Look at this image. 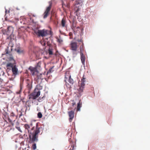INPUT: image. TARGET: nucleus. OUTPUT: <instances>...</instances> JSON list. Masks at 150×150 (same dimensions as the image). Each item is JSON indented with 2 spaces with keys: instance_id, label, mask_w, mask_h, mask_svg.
<instances>
[{
  "instance_id": "obj_7",
  "label": "nucleus",
  "mask_w": 150,
  "mask_h": 150,
  "mask_svg": "<svg viewBox=\"0 0 150 150\" xmlns=\"http://www.w3.org/2000/svg\"><path fill=\"white\" fill-rule=\"evenodd\" d=\"M80 6V4L77 1H75V3L74 5V10L75 11V14L77 16H78V12L79 11V7Z\"/></svg>"
},
{
  "instance_id": "obj_21",
  "label": "nucleus",
  "mask_w": 150,
  "mask_h": 150,
  "mask_svg": "<svg viewBox=\"0 0 150 150\" xmlns=\"http://www.w3.org/2000/svg\"><path fill=\"white\" fill-rule=\"evenodd\" d=\"M14 66L13 64L11 63H8L7 64V67H10L12 68Z\"/></svg>"
},
{
  "instance_id": "obj_8",
  "label": "nucleus",
  "mask_w": 150,
  "mask_h": 150,
  "mask_svg": "<svg viewBox=\"0 0 150 150\" xmlns=\"http://www.w3.org/2000/svg\"><path fill=\"white\" fill-rule=\"evenodd\" d=\"M16 119V117L15 114L12 112L10 114V117L8 118V120L9 122H11L12 121H15V120Z\"/></svg>"
},
{
  "instance_id": "obj_41",
  "label": "nucleus",
  "mask_w": 150,
  "mask_h": 150,
  "mask_svg": "<svg viewBox=\"0 0 150 150\" xmlns=\"http://www.w3.org/2000/svg\"><path fill=\"white\" fill-rule=\"evenodd\" d=\"M70 86H69V87H70Z\"/></svg>"
},
{
  "instance_id": "obj_12",
  "label": "nucleus",
  "mask_w": 150,
  "mask_h": 150,
  "mask_svg": "<svg viewBox=\"0 0 150 150\" xmlns=\"http://www.w3.org/2000/svg\"><path fill=\"white\" fill-rule=\"evenodd\" d=\"M80 54L81 56V62L83 65L85 66V62L86 59V57L84 55L83 53H81Z\"/></svg>"
},
{
  "instance_id": "obj_28",
  "label": "nucleus",
  "mask_w": 150,
  "mask_h": 150,
  "mask_svg": "<svg viewBox=\"0 0 150 150\" xmlns=\"http://www.w3.org/2000/svg\"><path fill=\"white\" fill-rule=\"evenodd\" d=\"M16 128L20 132H22V131H21V129H20V127H16Z\"/></svg>"
},
{
  "instance_id": "obj_31",
  "label": "nucleus",
  "mask_w": 150,
  "mask_h": 150,
  "mask_svg": "<svg viewBox=\"0 0 150 150\" xmlns=\"http://www.w3.org/2000/svg\"><path fill=\"white\" fill-rule=\"evenodd\" d=\"M43 97H42V99L41 98V97H39V98L38 99V101L39 102L42 101V99L43 98Z\"/></svg>"
},
{
  "instance_id": "obj_24",
  "label": "nucleus",
  "mask_w": 150,
  "mask_h": 150,
  "mask_svg": "<svg viewBox=\"0 0 150 150\" xmlns=\"http://www.w3.org/2000/svg\"><path fill=\"white\" fill-rule=\"evenodd\" d=\"M6 54H8L10 53V52H8V47H7V48L5 49V50Z\"/></svg>"
},
{
  "instance_id": "obj_9",
  "label": "nucleus",
  "mask_w": 150,
  "mask_h": 150,
  "mask_svg": "<svg viewBox=\"0 0 150 150\" xmlns=\"http://www.w3.org/2000/svg\"><path fill=\"white\" fill-rule=\"evenodd\" d=\"M7 30H8L6 33L7 35H11L13 31V28L11 26H9L8 27Z\"/></svg>"
},
{
  "instance_id": "obj_10",
  "label": "nucleus",
  "mask_w": 150,
  "mask_h": 150,
  "mask_svg": "<svg viewBox=\"0 0 150 150\" xmlns=\"http://www.w3.org/2000/svg\"><path fill=\"white\" fill-rule=\"evenodd\" d=\"M68 114L69 117V121L71 122L74 116V112L73 111H71L68 112Z\"/></svg>"
},
{
  "instance_id": "obj_13",
  "label": "nucleus",
  "mask_w": 150,
  "mask_h": 150,
  "mask_svg": "<svg viewBox=\"0 0 150 150\" xmlns=\"http://www.w3.org/2000/svg\"><path fill=\"white\" fill-rule=\"evenodd\" d=\"M12 70L13 74H14L16 75L17 74L18 72V69L15 66H14V67L12 68Z\"/></svg>"
},
{
  "instance_id": "obj_18",
  "label": "nucleus",
  "mask_w": 150,
  "mask_h": 150,
  "mask_svg": "<svg viewBox=\"0 0 150 150\" xmlns=\"http://www.w3.org/2000/svg\"><path fill=\"white\" fill-rule=\"evenodd\" d=\"M68 82L71 84H73L74 83V81L73 79L71 78L70 76H69V79L68 81Z\"/></svg>"
},
{
  "instance_id": "obj_2",
  "label": "nucleus",
  "mask_w": 150,
  "mask_h": 150,
  "mask_svg": "<svg viewBox=\"0 0 150 150\" xmlns=\"http://www.w3.org/2000/svg\"><path fill=\"white\" fill-rule=\"evenodd\" d=\"M34 33L39 36L44 37L48 35L50 31L45 30H34Z\"/></svg>"
},
{
  "instance_id": "obj_35",
  "label": "nucleus",
  "mask_w": 150,
  "mask_h": 150,
  "mask_svg": "<svg viewBox=\"0 0 150 150\" xmlns=\"http://www.w3.org/2000/svg\"><path fill=\"white\" fill-rule=\"evenodd\" d=\"M3 33L4 34V30H3Z\"/></svg>"
},
{
  "instance_id": "obj_25",
  "label": "nucleus",
  "mask_w": 150,
  "mask_h": 150,
  "mask_svg": "<svg viewBox=\"0 0 150 150\" xmlns=\"http://www.w3.org/2000/svg\"><path fill=\"white\" fill-rule=\"evenodd\" d=\"M48 53L50 55H52L53 54L52 51L51 49H49L48 50Z\"/></svg>"
},
{
  "instance_id": "obj_1",
  "label": "nucleus",
  "mask_w": 150,
  "mask_h": 150,
  "mask_svg": "<svg viewBox=\"0 0 150 150\" xmlns=\"http://www.w3.org/2000/svg\"><path fill=\"white\" fill-rule=\"evenodd\" d=\"M40 128L38 127V124L36 123V130L35 131H33L32 130L29 131L30 133L28 134V136L30 143H34L38 142V134L40 132Z\"/></svg>"
},
{
  "instance_id": "obj_26",
  "label": "nucleus",
  "mask_w": 150,
  "mask_h": 150,
  "mask_svg": "<svg viewBox=\"0 0 150 150\" xmlns=\"http://www.w3.org/2000/svg\"><path fill=\"white\" fill-rule=\"evenodd\" d=\"M27 86L29 88H30L31 87V84L30 82L29 83H28Z\"/></svg>"
},
{
  "instance_id": "obj_5",
  "label": "nucleus",
  "mask_w": 150,
  "mask_h": 150,
  "mask_svg": "<svg viewBox=\"0 0 150 150\" xmlns=\"http://www.w3.org/2000/svg\"><path fill=\"white\" fill-rule=\"evenodd\" d=\"M49 6L47 7L46 9L44 12L43 15V18H46L48 16L49 14L50 11L52 7V3L50 2Z\"/></svg>"
},
{
  "instance_id": "obj_4",
  "label": "nucleus",
  "mask_w": 150,
  "mask_h": 150,
  "mask_svg": "<svg viewBox=\"0 0 150 150\" xmlns=\"http://www.w3.org/2000/svg\"><path fill=\"white\" fill-rule=\"evenodd\" d=\"M24 127L27 130L28 134L30 133L29 131H30L31 130L35 131L36 130V127H35V126H33L32 123H31L30 125L27 124H25Z\"/></svg>"
},
{
  "instance_id": "obj_38",
  "label": "nucleus",
  "mask_w": 150,
  "mask_h": 150,
  "mask_svg": "<svg viewBox=\"0 0 150 150\" xmlns=\"http://www.w3.org/2000/svg\"><path fill=\"white\" fill-rule=\"evenodd\" d=\"M21 115H20L19 117H20Z\"/></svg>"
},
{
  "instance_id": "obj_20",
  "label": "nucleus",
  "mask_w": 150,
  "mask_h": 150,
  "mask_svg": "<svg viewBox=\"0 0 150 150\" xmlns=\"http://www.w3.org/2000/svg\"><path fill=\"white\" fill-rule=\"evenodd\" d=\"M86 78L84 77V76H83L82 79H81V84H84L85 85V84L84 83V82H85Z\"/></svg>"
},
{
  "instance_id": "obj_23",
  "label": "nucleus",
  "mask_w": 150,
  "mask_h": 150,
  "mask_svg": "<svg viewBox=\"0 0 150 150\" xmlns=\"http://www.w3.org/2000/svg\"><path fill=\"white\" fill-rule=\"evenodd\" d=\"M34 144L32 145V148L34 149L35 150L36 149V144L35 143H33Z\"/></svg>"
},
{
  "instance_id": "obj_40",
  "label": "nucleus",
  "mask_w": 150,
  "mask_h": 150,
  "mask_svg": "<svg viewBox=\"0 0 150 150\" xmlns=\"http://www.w3.org/2000/svg\"><path fill=\"white\" fill-rule=\"evenodd\" d=\"M7 12V11L6 10V11H5V12Z\"/></svg>"
},
{
  "instance_id": "obj_6",
  "label": "nucleus",
  "mask_w": 150,
  "mask_h": 150,
  "mask_svg": "<svg viewBox=\"0 0 150 150\" xmlns=\"http://www.w3.org/2000/svg\"><path fill=\"white\" fill-rule=\"evenodd\" d=\"M70 45L71 47V50L74 51L73 52V54H75L76 55L77 54L76 53H75V52L77 50L78 48L77 43L76 42H71Z\"/></svg>"
},
{
  "instance_id": "obj_29",
  "label": "nucleus",
  "mask_w": 150,
  "mask_h": 150,
  "mask_svg": "<svg viewBox=\"0 0 150 150\" xmlns=\"http://www.w3.org/2000/svg\"><path fill=\"white\" fill-rule=\"evenodd\" d=\"M77 41L79 42H81L82 44H83V40L82 39H78L77 40Z\"/></svg>"
},
{
  "instance_id": "obj_16",
  "label": "nucleus",
  "mask_w": 150,
  "mask_h": 150,
  "mask_svg": "<svg viewBox=\"0 0 150 150\" xmlns=\"http://www.w3.org/2000/svg\"><path fill=\"white\" fill-rule=\"evenodd\" d=\"M57 41L59 44H61L63 42V40L62 38H61L60 36H59V37H57L56 38Z\"/></svg>"
},
{
  "instance_id": "obj_37",
  "label": "nucleus",
  "mask_w": 150,
  "mask_h": 150,
  "mask_svg": "<svg viewBox=\"0 0 150 150\" xmlns=\"http://www.w3.org/2000/svg\"><path fill=\"white\" fill-rule=\"evenodd\" d=\"M74 0H71V1H74Z\"/></svg>"
},
{
  "instance_id": "obj_3",
  "label": "nucleus",
  "mask_w": 150,
  "mask_h": 150,
  "mask_svg": "<svg viewBox=\"0 0 150 150\" xmlns=\"http://www.w3.org/2000/svg\"><path fill=\"white\" fill-rule=\"evenodd\" d=\"M40 92L37 88H35L33 92L29 95V99H35L38 97L40 95Z\"/></svg>"
},
{
  "instance_id": "obj_34",
  "label": "nucleus",
  "mask_w": 150,
  "mask_h": 150,
  "mask_svg": "<svg viewBox=\"0 0 150 150\" xmlns=\"http://www.w3.org/2000/svg\"><path fill=\"white\" fill-rule=\"evenodd\" d=\"M19 53L20 52V51L19 50H18L17 51Z\"/></svg>"
},
{
  "instance_id": "obj_33",
  "label": "nucleus",
  "mask_w": 150,
  "mask_h": 150,
  "mask_svg": "<svg viewBox=\"0 0 150 150\" xmlns=\"http://www.w3.org/2000/svg\"><path fill=\"white\" fill-rule=\"evenodd\" d=\"M71 147H72V148L71 149V150H74L73 149H74V145H72L71 146Z\"/></svg>"
},
{
  "instance_id": "obj_17",
  "label": "nucleus",
  "mask_w": 150,
  "mask_h": 150,
  "mask_svg": "<svg viewBox=\"0 0 150 150\" xmlns=\"http://www.w3.org/2000/svg\"><path fill=\"white\" fill-rule=\"evenodd\" d=\"M66 22V20L64 18H63L61 21V25L63 27L65 26Z\"/></svg>"
},
{
  "instance_id": "obj_39",
  "label": "nucleus",
  "mask_w": 150,
  "mask_h": 150,
  "mask_svg": "<svg viewBox=\"0 0 150 150\" xmlns=\"http://www.w3.org/2000/svg\"><path fill=\"white\" fill-rule=\"evenodd\" d=\"M66 85H67V83H66Z\"/></svg>"
},
{
  "instance_id": "obj_32",
  "label": "nucleus",
  "mask_w": 150,
  "mask_h": 150,
  "mask_svg": "<svg viewBox=\"0 0 150 150\" xmlns=\"http://www.w3.org/2000/svg\"><path fill=\"white\" fill-rule=\"evenodd\" d=\"M73 106H74V105H76V103L75 102H73L72 103Z\"/></svg>"
},
{
  "instance_id": "obj_36",
  "label": "nucleus",
  "mask_w": 150,
  "mask_h": 150,
  "mask_svg": "<svg viewBox=\"0 0 150 150\" xmlns=\"http://www.w3.org/2000/svg\"><path fill=\"white\" fill-rule=\"evenodd\" d=\"M33 16L34 17H35V15H33Z\"/></svg>"
},
{
  "instance_id": "obj_15",
  "label": "nucleus",
  "mask_w": 150,
  "mask_h": 150,
  "mask_svg": "<svg viewBox=\"0 0 150 150\" xmlns=\"http://www.w3.org/2000/svg\"><path fill=\"white\" fill-rule=\"evenodd\" d=\"M85 85L84 84H81V85L80 86V87L78 89V91L79 92H82L83 91V88H84Z\"/></svg>"
},
{
  "instance_id": "obj_14",
  "label": "nucleus",
  "mask_w": 150,
  "mask_h": 150,
  "mask_svg": "<svg viewBox=\"0 0 150 150\" xmlns=\"http://www.w3.org/2000/svg\"><path fill=\"white\" fill-rule=\"evenodd\" d=\"M80 54L83 53L85 51L83 46V44H82V45L80 46Z\"/></svg>"
},
{
  "instance_id": "obj_30",
  "label": "nucleus",
  "mask_w": 150,
  "mask_h": 150,
  "mask_svg": "<svg viewBox=\"0 0 150 150\" xmlns=\"http://www.w3.org/2000/svg\"><path fill=\"white\" fill-rule=\"evenodd\" d=\"M9 60L11 61L13 60V57L11 56H10L8 59Z\"/></svg>"
},
{
  "instance_id": "obj_19",
  "label": "nucleus",
  "mask_w": 150,
  "mask_h": 150,
  "mask_svg": "<svg viewBox=\"0 0 150 150\" xmlns=\"http://www.w3.org/2000/svg\"><path fill=\"white\" fill-rule=\"evenodd\" d=\"M81 104L80 102H79L78 103V105H77V111H79L80 110V108L81 107Z\"/></svg>"
},
{
  "instance_id": "obj_22",
  "label": "nucleus",
  "mask_w": 150,
  "mask_h": 150,
  "mask_svg": "<svg viewBox=\"0 0 150 150\" xmlns=\"http://www.w3.org/2000/svg\"><path fill=\"white\" fill-rule=\"evenodd\" d=\"M42 115L41 112H39L38 114V117L39 118H41L42 117Z\"/></svg>"
},
{
  "instance_id": "obj_27",
  "label": "nucleus",
  "mask_w": 150,
  "mask_h": 150,
  "mask_svg": "<svg viewBox=\"0 0 150 150\" xmlns=\"http://www.w3.org/2000/svg\"><path fill=\"white\" fill-rule=\"evenodd\" d=\"M54 67H52L50 69L48 72L50 73H51L53 71L52 70L53 69V68Z\"/></svg>"
},
{
  "instance_id": "obj_11",
  "label": "nucleus",
  "mask_w": 150,
  "mask_h": 150,
  "mask_svg": "<svg viewBox=\"0 0 150 150\" xmlns=\"http://www.w3.org/2000/svg\"><path fill=\"white\" fill-rule=\"evenodd\" d=\"M29 70L30 71L31 74L33 76L34 75L35 73L37 71V69L36 67H30L29 68Z\"/></svg>"
}]
</instances>
